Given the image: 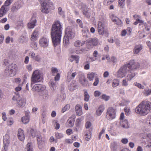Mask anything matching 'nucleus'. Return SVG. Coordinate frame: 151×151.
<instances>
[{
  "label": "nucleus",
  "mask_w": 151,
  "mask_h": 151,
  "mask_svg": "<svg viewBox=\"0 0 151 151\" xmlns=\"http://www.w3.org/2000/svg\"><path fill=\"white\" fill-rule=\"evenodd\" d=\"M138 65V63L135 62L134 60L130 61L120 68L117 72V77L119 78L124 77L127 73H131V69L137 68Z\"/></svg>",
  "instance_id": "1"
},
{
  "label": "nucleus",
  "mask_w": 151,
  "mask_h": 151,
  "mask_svg": "<svg viewBox=\"0 0 151 151\" xmlns=\"http://www.w3.org/2000/svg\"><path fill=\"white\" fill-rule=\"evenodd\" d=\"M151 110V102L145 100L142 102L135 108V112L142 115L147 114Z\"/></svg>",
  "instance_id": "2"
},
{
  "label": "nucleus",
  "mask_w": 151,
  "mask_h": 151,
  "mask_svg": "<svg viewBox=\"0 0 151 151\" xmlns=\"http://www.w3.org/2000/svg\"><path fill=\"white\" fill-rule=\"evenodd\" d=\"M51 29V35L54 45L56 46L60 43L62 29Z\"/></svg>",
  "instance_id": "3"
},
{
  "label": "nucleus",
  "mask_w": 151,
  "mask_h": 151,
  "mask_svg": "<svg viewBox=\"0 0 151 151\" xmlns=\"http://www.w3.org/2000/svg\"><path fill=\"white\" fill-rule=\"evenodd\" d=\"M40 4L41 11L43 13L48 14L53 6L51 0H38Z\"/></svg>",
  "instance_id": "4"
},
{
  "label": "nucleus",
  "mask_w": 151,
  "mask_h": 151,
  "mask_svg": "<svg viewBox=\"0 0 151 151\" xmlns=\"http://www.w3.org/2000/svg\"><path fill=\"white\" fill-rule=\"evenodd\" d=\"M65 36L63 39V43L67 46L69 44V40L73 39L75 36L74 31L70 27H68L65 29Z\"/></svg>",
  "instance_id": "5"
},
{
  "label": "nucleus",
  "mask_w": 151,
  "mask_h": 151,
  "mask_svg": "<svg viewBox=\"0 0 151 151\" xmlns=\"http://www.w3.org/2000/svg\"><path fill=\"white\" fill-rule=\"evenodd\" d=\"M17 69V66L15 64L9 65L6 67L5 70V74L9 77L14 76L16 73Z\"/></svg>",
  "instance_id": "6"
},
{
  "label": "nucleus",
  "mask_w": 151,
  "mask_h": 151,
  "mask_svg": "<svg viewBox=\"0 0 151 151\" xmlns=\"http://www.w3.org/2000/svg\"><path fill=\"white\" fill-rule=\"evenodd\" d=\"M42 77L39 70H37L34 71L31 78V86L35 83L40 82L42 81Z\"/></svg>",
  "instance_id": "7"
},
{
  "label": "nucleus",
  "mask_w": 151,
  "mask_h": 151,
  "mask_svg": "<svg viewBox=\"0 0 151 151\" xmlns=\"http://www.w3.org/2000/svg\"><path fill=\"white\" fill-rule=\"evenodd\" d=\"M15 95L13 96L12 100L15 101L18 106L21 107H23L25 104V100L22 98L18 93H15Z\"/></svg>",
  "instance_id": "8"
},
{
  "label": "nucleus",
  "mask_w": 151,
  "mask_h": 151,
  "mask_svg": "<svg viewBox=\"0 0 151 151\" xmlns=\"http://www.w3.org/2000/svg\"><path fill=\"white\" fill-rule=\"evenodd\" d=\"M86 45L89 47L93 48L100 45L98 39L96 37L90 38L86 41Z\"/></svg>",
  "instance_id": "9"
},
{
  "label": "nucleus",
  "mask_w": 151,
  "mask_h": 151,
  "mask_svg": "<svg viewBox=\"0 0 151 151\" xmlns=\"http://www.w3.org/2000/svg\"><path fill=\"white\" fill-rule=\"evenodd\" d=\"M106 114L107 119L109 120H111L116 117V110L112 107H109L108 108Z\"/></svg>",
  "instance_id": "10"
},
{
  "label": "nucleus",
  "mask_w": 151,
  "mask_h": 151,
  "mask_svg": "<svg viewBox=\"0 0 151 151\" xmlns=\"http://www.w3.org/2000/svg\"><path fill=\"white\" fill-rule=\"evenodd\" d=\"M151 127V116H149L147 119L146 122L144 126L142 127L141 130L144 132H147L150 131Z\"/></svg>",
  "instance_id": "11"
},
{
  "label": "nucleus",
  "mask_w": 151,
  "mask_h": 151,
  "mask_svg": "<svg viewBox=\"0 0 151 151\" xmlns=\"http://www.w3.org/2000/svg\"><path fill=\"white\" fill-rule=\"evenodd\" d=\"M28 54L30 58L34 61L38 62H40L41 61L42 58L40 55L36 54L33 51H29Z\"/></svg>",
  "instance_id": "12"
},
{
  "label": "nucleus",
  "mask_w": 151,
  "mask_h": 151,
  "mask_svg": "<svg viewBox=\"0 0 151 151\" xmlns=\"http://www.w3.org/2000/svg\"><path fill=\"white\" fill-rule=\"evenodd\" d=\"M46 88V86L43 85L36 84L32 88V91H34L38 92L42 91Z\"/></svg>",
  "instance_id": "13"
},
{
  "label": "nucleus",
  "mask_w": 151,
  "mask_h": 151,
  "mask_svg": "<svg viewBox=\"0 0 151 151\" xmlns=\"http://www.w3.org/2000/svg\"><path fill=\"white\" fill-rule=\"evenodd\" d=\"M48 39L46 37H42L40 38L39 40L40 45L44 47H47L48 45Z\"/></svg>",
  "instance_id": "14"
},
{
  "label": "nucleus",
  "mask_w": 151,
  "mask_h": 151,
  "mask_svg": "<svg viewBox=\"0 0 151 151\" xmlns=\"http://www.w3.org/2000/svg\"><path fill=\"white\" fill-rule=\"evenodd\" d=\"M110 17L112 21L115 23L117 25L120 26L122 25V22L121 20L114 14H111L110 15Z\"/></svg>",
  "instance_id": "15"
},
{
  "label": "nucleus",
  "mask_w": 151,
  "mask_h": 151,
  "mask_svg": "<svg viewBox=\"0 0 151 151\" xmlns=\"http://www.w3.org/2000/svg\"><path fill=\"white\" fill-rule=\"evenodd\" d=\"M3 143L4 147V148H8L10 145V137L9 135L8 134H6L4 136Z\"/></svg>",
  "instance_id": "16"
},
{
  "label": "nucleus",
  "mask_w": 151,
  "mask_h": 151,
  "mask_svg": "<svg viewBox=\"0 0 151 151\" xmlns=\"http://www.w3.org/2000/svg\"><path fill=\"white\" fill-rule=\"evenodd\" d=\"M77 73L76 72L70 71L68 73L67 81L70 82L76 76Z\"/></svg>",
  "instance_id": "17"
},
{
  "label": "nucleus",
  "mask_w": 151,
  "mask_h": 151,
  "mask_svg": "<svg viewBox=\"0 0 151 151\" xmlns=\"http://www.w3.org/2000/svg\"><path fill=\"white\" fill-rule=\"evenodd\" d=\"M17 136L19 139L21 141H23L25 139L24 131L21 128L18 130Z\"/></svg>",
  "instance_id": "18"
},
{
  "label": "nucleus",
  "mask_w": 151,
  "mask_h": 151,
  "mask_svg": "<svg viewBox=\"0 0 151 151\" xmlns=\"http://www.w3.org/2000/svg\"><path fill=\"white\" fill-rule=\"evenodd\" d=\"M82 11L83 14L87 18H90L92 12L91 9L88 8L83 9Z\"/></svg>",
  "instance_id": "19"
},
{
  "label": "nucleus",
  "mask_w": 151,
  "mask_h": 151,
  "mask_svg": "<svg viewBox=\"0 0 151 151\" xmlns=\"http://www.w3.org/2000/svg\"><path fill=\"white\" fill-rule=\"evenodd\" d=\"M49 84L50 89L53 91H55L58 88V83L52 79L50 80Z\"/></svg>",
  "instance_id": "20"
},
{
  "label": "nucleus",
  "mask_w": 151,
  "mask_h": 151,
  "mask_svg": "<svg viewBox=\"0 0 151 151\" xmlns=\"http://www.w3.org/2000/svg\"><path fill=\"white\" fill-rule=\"evenodd\" d=\"M37 21L35 18L32 17L30 22L27 24L28 27L29 29H33L36 26Z\"/></svg>",
  "instance_id": "21"
},
{
  "label": "nucleus",
  "mask_w": 151,
  "mask_h": 151,
  "mask_svg": "<svg viewBox=\"0 0 151 151\" xmlns=\"http://www.w3.org/2000/svg\"><path fill=\"white\" fill-rule=\"evenodd\" d=\"M39 35V32L37 30H35L32 34L30 37L31 41L35 42L38 39Z\"/></svg>",
  "instance_id": "22"
},
{
  "label": "nucleus",
  "mask_w": 151,
  "mask_h": 151,
  "mask_svg": "<svg viewBox=\"0 0 151 151\" xmlns=\"http://www.w3.org/2000/svg\"><path fill=\"white\" fill-rule=\"evenodd\" d=\"M143 45L142 44H139L136 45L134 47L133 49V52L134 54H138L142 49Z\"/></svg>",
  "instance_id": "23"
},
{
  "label": "nucleus",
  "mask_w": 151,
  "mask_h": 151,
  "mask_svg": "<svg viewBox=\"0 0 151 151\" xmlns=\"http://www.w3.org/2000/svg\"><path fill=\"white\" fill-rule=\"evenodd\" d=\"M75 110L77 116H79L83 114L82 107L80 105H76L75 106Z\"/></svg>",
  "instance_id": "24"
},
{
  "label": "nucleus",
  "mask_w": 151,
  "mask_h": 151,
  "mask_svg": "<svg viewBox=\"0 0 151 151\" xmlns=\"http://www.w3.org/2000/svg\"><path fill=\"white\" fill-rule=\"evenodd\" d=\"M21 7V4L19 2H16L12 5L11 11L13 12H17Z\"/></svg>",
  "instance_id": "25"
},
{
  "label": "nucleus",
  "mask_w": 151,
  "mask_h": 151,
  "mask_svg": "<svg viewBox=\"0 0 151 151\" xmlns=\"http://www.w3.org/2000/svg\"><path fill=\"white\" fill-rule=\"evenodd\" d=\"M9 10V8L2 6L0 9V17H2L6 14Z\"/></svg>",
  "instance_id": "26"
},
{
  "label": "nucleus",
  "mask_w": 151,
  "mask_h": 151,
  "mask_svg": "<svg viewBox=\"0 0 151 151\" xmlns=\"http://www.w3.org/2000/svg\"><path fill=\"white\" fill-rule=\"evenodd\" d=\"M62 24L59 20L55 21L52 25L51 29L58 28L62 29Z\"/></svg>",
  "instance_id": "27"
},
{
  "label": "nucleus",
  "mask_w": 151,
  "mask_h": 151,
  "mask_svg": "<svg viewBox=\"0 0 151 151\" xmlns=\"http://www.w3.org/2000/svg\"><path fill=\"white\" fill-rule=\"evenodd\" d=\"M105 109L104 106V105H100L96 110V114L98 116H100Z\"/></svg>",
  "instance_id": "28"
},
{
  "label": "nucleus",
  "mask_w": 151,
  "mask_h": 151,
  "mask_svg": "<svg viewBox=\"0 0 151 151\" xmlns=\"http://www.w3.org/2000/svg\"><path fill=\"white\" fill-rule=\"evenodd\" d=\"M134 69H131L130 70V73H127V81H130L134 78L136 75V74L134 71Z\"/></svg>",
  "instance_id": "29"
},
{
  "label": "nucleus",
  "mask_w": 151,
  "mask_h": 151,
  "mask_svg": "<svg viewBox=\"0 0 151 151\" xmlns=\"http://www.w3.org/2000/svg\"><path fill=\"white\" fill-rule=\"evenodd\" d=\"M75 121V117H71L68 120L67 124L68 127H72L74 124Z\"/></svg>",
  "instance_id": "30"
},
{
  "label": "nucleus",
  "mask_w": 151,
  "mask_h": 151,
  "mask_svg": "<svg viewBox=\"0 0 151 151\" xmlns=\"http://www.w3.org/2000/svg\"><path fill=\"white\" fill-rule=\"evenodd\" d=\"M41 96L44 100H47L49 98V95L48 91L46 88L41 91Z\"/></svg>",
  "instance_id": "31"
},
{
  "label": "nucleus",
  "mask_w": 151,
  "mask_h": 151,
  "mask_svg": "<svg viewBox=\"0 0 151 151\" xmlns=\"http://www.w3.org/2000/svg\"><path fill=\"white\" fill-rule=\"evenodd\" d=\"M120 125L124 128H129L128 122L127 119L120 120Z\"/></svg>",
  "instance_id": "32"
},
{
  "label": "nucleus",
  "mask_w": 151,
  "mask_h": 151,
  "mask_svg": "<svg viewBox=\"0 0 151 151\" xmlns=\"http://www.w3.org/2000/svg\"><path fill=\"white\" fill-rule=\"evenodd\" d=\"M85 138L86 140L89 141L91 136V130H87L85 132Z\"/></svg>",
  "instance_id": "33"
},
{
  "label": "nucleus",
  "mask_w": 151,
  "mask_h": 151,
  "mask_svg": "<svg viewBox=\"0 0 151 151\" xmlns=\"http://www.w3.org/2000/svg\"><path fill=\"white\" fill-rule=\"evenodd\" d=\"M84 117L81 116L77 118L76 122L75 125L77 127H79L82 124V122L83 120Z\"/></svg>",
  "instance_id": "34"
},
{
  "label": "nucleus",
  "mask_w": 151,
  "mask_h": 151,
  "mask_svg": "<svg viewBox=\"0 0 151 151\" xmlns=\"http://www.w3.org/2000/svg\"><path fill=\"white\" fill-rule=\"evenodd\" d=\"M85 42V41L77 40L74 43V45L76 47H79L84 45Z\"/></svg>",
  "instance_id": "35"
},
{
  "label": "nucleus",
  "mask_w": 151,
  "mask_h": 151,
  "mask_svg": "<svg viewBox=\"0 0 151 151\" xmlns=\"http://www.w3.org/2000/svg\"><path fill=\"white\" fill-rule=\"evenodd\" d=\"M145 138L147 140V146L149 147H151V133L147 134Z\"/></svg>",
  "instance_id": "36"
},
{
  "label": "nucleus",
  "mask_w": 151,
  "mask_h": 151,
  "mask_svg": "<svg viewBox=\"0 0 151 151\" xmlns=\"http://www.w3.org/2000/svg\"><path fill=\"white\" fill-rule=\"evenodd\" d=\"M25 151H33L32 145L31 142H29L27 145Z\"/></svg>",
  "instance_id": "37"
},
{
  "label": "nucleus",
  "mask_w": 151,
  "mask_h": 151,
  "mask_svg": "<svg viewBox=\"0 0 151 151\" xmlns=\"http://www.w3.org/2000/svg\"><path fill=\"white\" fill-rule=\"evenodd\" d=\"M119 81L116 79H114L112 81L111 85L113 87H115L119 85Z\"/></svg>",
  "instance_id": "38"
},
{
  "label": "nucleus",
  "mask_w": 151,
  "mask_h": 151,
  "mask_svg": "<svg viewBox=\"0 0 151 151\" xmlns=\"http://www.w3.org/2000/svg\"><path fill=\"white\" fill-rule=\"evenodd\" d=\"M13 0H6L5 1L4 4L3 6H4L5 7H6V8H9V6L13 2Z\"/></svg>",
  "instance_id": "39"
},
{
  "label": "nucleus",
  "mask_w": 151,
  "mask_h": 151,
  "mask_svg": "<svg viewBox=\"0 0 151 151\" xmlns=\"http://www.w3.org/2000/svg\"><path fill=\"white\" fill-rule=\"evenodd\" d=\"M143 92L146 96L150 95H151V88L150 89L148 88H146L144 89Z\"/></svg>",
  "instance_id": "40"
},
{
  "label": "nucleus",
  "mask_w": 151,
  "mask_h": 151,
  "mask_svg": "<svg viewBox=\"0 0 151 151\" xmlns=\"http://www.w3.org/2000/svg\"><path fill=\"white\" fill-rule=\"evenodd\" d=\"M84 100L86 102L89 101L90 98V96L86 90H84Z\"/></svg>",
  "instance_id": "41"
},
{
  "label": "nucleus",
  "mask_w": 151,
  "mask_h": 151,
  "mask_svg": "<svg viewBox=\"0 0 151 151\" xmlns=\"http://www.w3.org/2000/svg\"><path fill=\"white\" fill-rule=\"evenodd\" d=\"M118 5L121 8H123L124 7L125 0H118Z\"/></svg>",
  "instance_id": "42"
},
{
  "label": "nucleus",
  "mask_w": 151,
  "mask_h": 151,
  "mask_svg": "<svg viewBox=\"0 0 151 151\" xmlns=\"http://www.w3.org/2000/svg\"><path fill=\"white\" fill-rule=\"evenodd\" d=\"M22 122L24 124H27L29 121V116H28L23 117L22 118Z\"/></svg>",
  "instance_id": "43"
},
{
  "label": "nucleus",
  "mask_w": 151,
  "mask_h": 151,
  "mask_svg": "<svg viewBox=\"0 0 151 151\" xmlns=\"http://www.w3.org/2000/svg\"><path fill=\"white\" fill-rule=\"evenodd\" d=\"M27 132H28L30 133V134H31L32 137H35V136H36V133L35 131L33 129L31 128H29L28 129L27 131Z\"/></svg>",
  "instance_id": "44"
},
{
  "label": "nucleus",
  "mask_w": 151,
  "mask_h": 151,
  "mask_svg": "<svg viewBox=\"0 0 151 151\" xmlns=\"http://www.w3.org/2000/svg\"><path fill=\"white\" fill-rule=\"evenodd\" d=\"M95 75V73L93 72L89 73L88 74V78L90 81H93Z\"/></svg>",
  "instance_id": "45"
},
{
  "label": "nucleus",
  "mask_w": 151,
  "mask_h": 151,
  "mask_svg": "<svg viewBox=\"0 0 151 151\" xmlns=\"http://www.w3.org/2000/svg\"><path fill=\"white\" fill-rule=\"evenodd\" d=\"M118 145L116 142L112 143L110 147L111 150H116Z\"/></svg>",
  "instance_id": "46"
},
{
  "label": "nucleus",
  "mask_w": 151,
  "mask_h": 151,
  "mask_svg": "<svg viewBox=\"0 0 151 151\" xmlns=\"http://www.w3.org/2000/svg\"><path fill=\"white\" fill-rule=\"evenodd\" d=\"M51 72L52 75V76H55L57 73H59L58 70L55 67H52L51 68Z\"/></svg>",
  "instance_id": "47"
},
{
  "label": "nucleus",
  "mask_w": 151,
  "mask_h": 151,
  "mask_svg": "<svg viewBox=\"0 0 151 151\" xmlns=\"http://www.w3.org/2000/svg\"><path fill=\"white\" fill-rule=\"evenodd\" d=\"M101 97L102 99L104 100L105 101H107L110 98V96H107L104 94H103Z\"/></svg>",
  "instance_id": "48"
},
{
  "label": "nucleus",
  "mask_w": 151,
  "mask_h": 151,
  "mask_svg": "<svg viewBox=\"0 0 151 151\" xmlns=\"http://www.w3.org/2000/svg\"><path fill=\"white\" fill-rule=\"evenodd\" d=\"M14 121L12 118H10L8 119L7 121V124L8 126H11L13 124Z\"/></svg>",
  "instance_id": "49"
},
{
  "label": "nucleus",
  "mask_w": 151,
  "mask_h": 151,
  "mask_svg": "<svg viewBox=\"0 0 151 151\" xmlns=\"http://www.w3.org/2000/svg\"><path fill=\"white\" fill-rule=\"evenodd\" d=\"M77 87L76 84L73 83V82L70 83V86L69 87V89L71 91H73Z\"/></svg>",
  "instance_id": "50"
},
{
  "label": "nucleus",
  "mask_w": 151,
  "mask_h": 151,
  "mask_svg": "<svg viewBox=\"0 0 151 151\" xmlns=\"http://www.w3.org/2000/svg\"><path fill=\"white\" fill-rule=\"evenodd\" d=\"M55 137L57 139H60L64 137L63 133H61L57 132L55 134Z\"/></svg>",
  "instance_id": "51"
},
{
  "label": "nucleus",
  "mask_w": 151,
  "mask_h": 151,
  "mask_svg": "<svg viewBox=\"0 0 151 151\" xmlns=\"http://www.w3.org/2000/svg\"><path fill=\"white\" fill-rule=\"evenodd\" d=\"M37 140L38 146L40 147L42 145V141L41 136H39L37 137Z\"/></svg>",
  "instance_id": "52"
},
{
  "label": "nucleus",
  "mask_w": 151,
  "mask_h": 151,
  "mask_svg": "<svg viewBox=\"0 0 151 151\" xmlns=\"http://www.w3.org/2000/svg\"><path fill=\"white\" fill-rule=\"evenodd\" d=\"M10 41L12 42H13L14 41L13 38L10 37L9 36L7 37L6 38L5 40L6 43V44H9V43Z\"/></svg>",
  "instance_id": "53"
},
{
  "label": "nucleus",
  "mask_w": 151,
  "mask_h": 151,
  "mask_svg": "<svg viewBox=\"0 0 151 151\" xmlns=\"http://www.w3.org/2000/svg\"><path fill=\"white\" fill-rule=\"evenodd\" d=\"M31 47L34 50H37L38 49V48L37 46V43L36 42H32L30 44Z\"/></svg>",
  "instance_id": "54"
},
{
  "label": "nucleus",
  "mask_w": 151,
  "mask_h": 151,
  "mask_svg": "<svg viewBox=\"0 0 151 151\" xmlns=\"http://www.w3.org/2000/svg\"><path fill=\"white\" fill-rule=\"evenodd\" d=\"M70 108V105L67 104L64 107H63L62 110V111L63 113L64 112L67 110H68Z\"/></svg>",
  "instance_id": "55"
},
{
  "label": "nucleus",
  "mask_w": 151,
  "mask_h": 151,
  "mask_svg": "<svg viewBox=\"0 0 151 151\" xmlns=\"http://www.w3.org/2000/svg\"><path fill=\"white\" fill-rule=\"evenodd\" d=\"M134 85L141 89H143L144 88V86L142 85L141 84L137 82H135L134 83Z\"/></svg>",
  "instance_id": "56"
},
{
  "label": "nucleus",
  "mask_w": 151,
  "mask_h": 151,
  "mask_svg": "<svg viewBox=\"0 0 151 151\" xmlns=\"http://www.w3.org/2000/svg\"><path fill=\"white\" fill-rule=\"evenodd\" d=\"M26 41V38L23 36H20L19 39V41L20 43H24Z\"/></svg>",
  "instance_id": "57"
},
{
  "label": "nucleus",
  "mask_w": 151,
  "mask_h": 151,
  "mask_svg": "<svg viewBox=\"0 0 151 151\" xmlns=\"http://www.w3.org/2000/svg\"><path fill=\"white\" fill-rule=\"evenodd\" d=\"M114 0H105L104 1V4L105 5H108L110 4Z\"/></svg>",
  "instance_id": "58"
},
{
  "label": "nucleus",
  "mask_w": 151,
  "mask_h": 151,
  "mask_svg": "<svg viewBox=\"0 0 151 151\" xmlns=\"http://www.w3.org/2000/svg\"><path fill=\"white\" fill-rule=\"evenodd\" d=\"M71 58L75 60L76 61V63H78L79 58L78 56L72 55L71 56Z\"/></svg>",
  "instance_id": "59"
},
{
  "label": "nucleus",
  "mask_w": 151,
  "mask_h": 151,
  "mask_svg": "<svg viewBox=\"0 0 151 151\" xmlns=\"http://www.w3.org/2000/svg\"><path fill=\"white\" fill-rule=\"evenodd\" d=\"M58 12L59 14L62 17H64V12L62 11V8L61 7H59L58 9Z\"/></svg>",
  "instance_id": "60"
},
{
  "label": "nucleus",
  "mask_w": 151,
  "mask_h": 151,
  "mask_svg": "<svg viewBox=\"0 0 151 151\" xmlns=\"http://www.w3.org/2000/svg\"><path fill=\"white\" fill-rule=\"evenodd\" d=\"M99 81V78L98 77H96L95 79L94 82L93 83V85L94 86H97Z\"/></svg>",
  "instance_id": "61"
},
{
  "label": "nucleus",
  "mask_w": 151,
  "mask_h": 151,
  "mask_svg": "<svg viewBox=\"0 0 151 151\" xmlns=\"http://www.w3.org/2000/svg\"><path fill=\"white\" fill-rule=\"evenodd\" d=\"M139 27L140 28H141V27H143V26H145L146 23V22H144V21L142 19H140L139 21Z\"/></svg>",
  "instance_id": "62"
},
{
  "label": "nucleus",
  "mask_w": 151,
  "mask_h": 151,
  "mask_svg": "<svg viewBox=\"0 0 151 151\" xmlns=\"http://www.w3.org/2000/svg\"><path fill=\"white\" fill-rule=\"evenodd\" d=\"M83 36L86 37H88L89 35V30L87 29L83 33Z\"/></svg>",
  "instance_id": "63"
},
{
  "label": "nucleus",
  "mask_w": 151,
  "mask_h": 151,
  "mask_svg": "<svg viewBox=\"0 0 151 151\" xmlns=\"http://www.w3.org/2000/svg\"><path fill=\"white\" fill-rule=\"evenodd\" d=\"M128 81L127 80V79H123L122 82V86H127L128 85Z\"/></svg>",
  "instance_id": "64"
}]
</instances>
